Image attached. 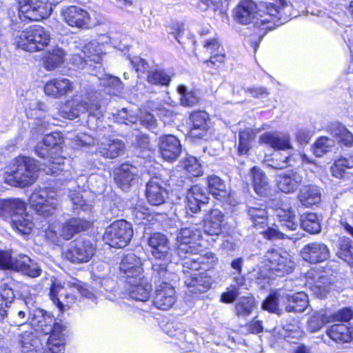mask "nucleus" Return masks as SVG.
Masks as SVG:
<instances>
[{
  "mask_svg": "<svg viewBox=\"0 0 353 353\" xmlns=\"http://www.w3.org/2000/svg\"><path fill=\"white\" fill-rule=\"evenodd\" d=\"M294 15L292 5L285 0L274 3L260 2L256 5L252 0H242L235 9V18L242 24L253 23L265 30H272L283 24Z\"/></svg>",
  "mask_w": 353,
  "mask_h": 353,
  "instance_id": "1",
  "label": "nucleus"
},
{
  "mask_svg": "<svg viewBox=\"0 0 353 353\" xmlns=\"http://www.w3.org/2000/svg\"><path fill=\"white\" fill-rule=\"evenodd\" d=\"M28 321L35 330L45 336L50 334L46 339L47 353L64 352L63 326L55 321L52 315L42 309L34 308L29 311Z\"/></svg>",
  "mask_w": 353,
  "mask_h": 353,
  "instance_id": "2",
  "label": "nucleus"
},
{
  "mask_svg": "<svg viewBox=\"0 0 353 353\" xmlns=\"http://www.w3.org/2000/svg\"><path fill=\"white\" fill-rule=\"evenodd\" d=\"M152 259V276L160 279L161 276L167 279L175 277V273L171 270L174 259L170 252L168 238L163 234L154 233L148 239Z\"/></svg>",
  "mask_w": 353,
  "mask_h": 353,
  "instance_id": "3",
  "label": "nucleus"
},
{
  "mask_svg": "<svg viewBox=\"0 0 353 353\" xmlns=\"http://www.w3.org/2000/svg\"><path fill=\"white\" fill-rule=\"evenodd\" d=\"M39 169V163L35 159L28 157H19L5 173V182L12 186H29L36 181Z\"/></svg>",
  "mask_w": 353,
  "mask_h": 353,
  "instance_id": "4",
  "label": "nucleus"
},
{
  "mask_svg": "<svg viewBox=\"0 0 353 353\" xmlns=\"http://www.w3.org/2000/svg\"><path fill=\"white\" fill-rule=\"evenodd\" d=\"M80 113H88L99 119L103 116L101 106L97 92L88 94L82 99H74L61 104L58 109V115L63 119L72 120L77 118Z\"/></svg>",
  "mask_w": 353,
  "mask_h": 353,
  "instance_id": "5",
  "label": "nucleus"
},
{
  "mask_svg": "<svg viewBox=\"0 0 353 353\" xmlns=\"http://www.w3.org/2000/svg\"><path fill=\"white\" fill-rule=\"evenodd\" d=\"M13 34L17 47L29 52L44 50L51 39L49 31L39 25L30 26L23 31L15 30Z\"/></svg>",
  "mask_w": 353,
  "mask_h": 353,
  "instance_id": "6",
  "label": "nucleus"
},
{
  "mask_svg": "<svg viewBox=\"0 0 353 353\" xmlns=\"http://www.w3.org/2000/svg\"><path fill=\"white\" fill-rule=\"evenodd\" d=\"M52 150L43 142L38 143L35 147L34 151L38 157L43 159L49 158L48 163L44 164L41 169L46 174L57 177L59 181L64 182L71 179L72 174L70 164H65L61 158H56L58 154Z\"/></svg>",
  "mask_w": 353,
  "mask_h": 353,
  "instance_id": "7",
  "label": "nucleus"
},
{
  "mask_svg": "<svg viewBox=\"0 0 353 353\" xmlns=\"http://www.w3.org/2000/svg\"><path fill=\"white\" fill-rule=\"evenodd\" d=\"M57 193L54 188L35 190L30 197V205L36 212L45 218L51 216L59 210Z\"/></svg>",
  "mask_w": 353,
  "mask_h": 353,
  "instance_id": "8",
  "label": "nucleus"
},
{
  "mask_svg": "<svg viewBox=\"0 0 353 353\" xmlns=\"http://www.w3.org/2000/svg\"><path fill=\"white\" fill-rule=\"evenodd\" d=\"M152 280L157 285L154 305L159 310H166L170 309L176 301L175 290L173 283L178 281L179 277L175 274V277L167 279V276H161L157 279L151 276Z\"/></svg>",
  "mask_w": 353,
  "mask_h": 353,
  "instance_id": "9",
  "label": "nucleus"
},
{
  "mask_svg": "<svg viewBox=\"0 0 353 353\" xmlns=\"http://www.w3.org/2000/svg\"><path fill=\"white\" fill-rule=\"evenodd\" d=\"M132 236L131 224L125 220H117L106 228L103 239L111 247L122 248L128 244Z\"/></svg>",
  "mask_w": 353,
  "mask_h": 353,
  "instance_id": "10",
  "label": "nucleus"
},
{
  "mask_svg": "<svg viewBox=\"0 0 353 353\" xmlns=\"http://www.w3.org/2000/svg\"><path fill=\"white\" fill-rule=\"evenodd\" d=\"M95 248L92 242L80 237L70 242L64 252L65 258L72 263L88 262L94 254Z\"/></svg>",
  "mask_w": 353,
  "mask_h": 353,
  "instance_id": "11",
  "label": "nucleus"
},
{
  "mask_svg": "<svg viewBox=\"0 0 353 353\" xmlns=\"http://www.w3.org/2000/svg\"><path fill=\"white\" fill-rule=\"evenodd\" d=\"M265 260L269 263L267 265L272 274L277 276H283L292 272L295 265L288 252L275 249L267 251Z\"/></svg>",
  "mask_w": 353,
  "mask_h": 353,
  "instance_id": "12",
  "label": "nucleus"
},
{
  "mask_svg": "<svg viewBox=\"0 0 353 353\" xmlns=\"http://www.w3.org/2000/svg\"><path fill=\"white\" fill-rule=\"evenodd\" d=\"M310 280H312L310 290L319 298L325 296L334 282V278L329 270H321L317 266L310 268Z\"/></svg>",
  "mask_w": 353,
  "mask_h": 353,
  "instance_id": "13",
  "label": "nucleus"
},
{
  "mask_svg": "<svg viewBox=\"0 0 353 353\" xmlns=\"http://www.w3.org/2000/svg\"><path fill=\"white\" fill-rule=\"evenodd\" d=\"M185 276V284L187 286V294L197 296L199 294L207 292L212 286L213 280L210 276L206 273H201L199 274L190 273Z\"/></svg>",
  "mask_w": 353,
  "mask_h": 353,
  "instance_id": "14",
  "label": "nucleus"
},
{
  "mask_svg": "<svg viewBox=\"0 0 353 353\" xmlns=\"http://www.w3.org/2000/svg\"><path fill=\"white\" fill-rule=\"evenodd\" d=\"M119 270L121 276L125 279V282L143 275L141 259L134 253L127 254L123 257Z\"/></svg>",
  "mask_w": 353,
  "mask_h": 353,
  "instance_id": "15",
  "label": "nucleus"
},
{
  "mask_svg": "<svg viewBox=\"0 0 353 353\" xmlns=\"http://www.w3.org/2000/svg\"><path fill=\"white\" fill-rule=\"evenodd\" d=\"M19 12L31 21H40L50 14L47 6L37 0H20Z\"/></svg>",
  "mask_w": 353,
  "mask_h": 353,
  "instance_id": "16",
  "label": "nucleus"
},
{
  "mask_svg": "<svg viewBox=\"0 0 353 353\" xmlns=\"http://www.w3.org/2000/svg\"><path fill=\"white\" fill-rule=\"evenodd\" d=\"M165 332L172 338H176L179 341L178 345L185 352H190L194 349L197 342L196 334L188 330L183 332L181 328L176 327L173 323H168L165 328Z\"/></svg>",
  "mask_w": 353,
  "mask_h": 353,
  "instance_id": "17",
  "label": "nucleus"
},
{
  "mask_svg": "<svg viewBox=\"0 0 353 353\" xmlns=\"http://www.w3.org/2000/svg\"><path fill=\"white\" fill-rule=\"evenodd\" d=\"M165 186V182L158 177H154L147 183L145 196L151 205H160L165 203L168 195Z\"/></svg>",
  "mask_w": 353,
  "mask_h": 353,
  "instance_id": "18",
  "label": "nucleus"
},
{
  "mask_svg": "<svg viewBox=\"0 0 353 353\" xmlns=\"http://www.w3.org/2000/svg\"><path fill=\"white\" fill-rule=\"evenodd\" d=\"M218 261V258L213 252H207L203 255L194 254L188 257L183 263V267L185 268L183 272H188V270H199L203 269L205 270L212 268Z\"/></svg>",
  "mask_w": 353,
  "mask_h": 353,
  "instance_id": "19",
  "label": "nucleus"
},
{
  "mask_svg": "<svg viewBox=\"0 0 353 353\" xmlns=\"http://www.w3.org/2000/svg\"><path fill=\"white\" fill-rule=\"evenodd\" d=\"M128 292L131 299L145 302L147 301L152 292V285L144 275L126 282Z\"/></svg>",
  "mask_w": 353,
  "mask_h": 353,
  "instance_id": "20",
  "label": "nucleus"
},
{
  "mask_svg": "<svg viewBox=\"0 0 353 353\" xmlns=\"http://www.w3.org/2000/svg\"><path fill=\"white\" fill-rule=\"evenodd\" d=\"M18 343L23 353H47L41 339L31 330L19 334Z\"/></svg>",
  "mask_w": 353,
  "mask_h": 353,
  "instance_id": "21",
  "label": "nucleus"
},
{
  "mask_svg": "<svg viewBox=\"0 0 353 353\" xmlns=\"http://www.w3.org/2000/svg\"><path fill=\"white\" fill-rule=\"evenodd\" d=\"M353 318V311L347 307L339 310L328 318L321 314L310 319V332L321 329L327 322H349Z\"/></svg>",
  "mask_w": 353,
  "mask_h": 353,
  "instance_id": "22",
  "label": "nucleus"
},
{
  "mask_svg": "<svg viewBox=\"0 0 353 353\" xmlns=\"http://www.w3.org/2000/svg\"><path fill=\"white\" fill-rule=\"evenodd\" d=\"M62 16L66 23L79 28H88L90 17L89 13L77 6H70L62 12Z\"/></svg>",
  "mask_w": 353,
  "mask_h": 353,
  "instance_id": "23",
  "label": "nucleus"
},
{
  "mask_svg": "<svg viewBox=\"0 0 353 353\" xmlns=\"http://www.w3.org/2000/svg\"><path fill=\"white\" fill-rule=\"evenodd\" d=\"M159 146L162 157L168 161L176 160L181 152L180 141L173 135L161 137Z\"/></svg>",
  "mask_w": 353,
  "mask_h": 353,
  "instance_id": "24",
  "label": "nucleus"
},
{
  "mask_svg": "<svg viewBox=\"0 0 353 353\" xmlns=\"http://www.w3.org/2000/svg\"><path fill=\"white\" fill-rule=\"evenodd\" d=\"M124 143L117 139L103 138L97 143L96 153L107 159H114L123 154Z\"/></svg>",
  "mask_w": 353,
  "mask_h": 353,
  "instance_id": "25",
  "label": "nucleus"
},
{
  "mask_svg": "<svg viewBox=\"0 0 353 353\" xmlns=\"http://www.w3.org/2000/svg\"><path fill=\"white\" fill-rule=\"evenodd\" d=\"M137 174L135 166L123 163L116 170L114 180L121 190L127 191L132 185Z\"/></svg>",
  "mask_w": 353,
  "mask_h": 353,
  "instance_id": "26",
  "label": "nucleus"
},
{
  "mask_svg": "<svg viewBox=\"0 0 353 353\" xmlns=\"http://www.w3.org/2000/svg\"><path fill=\"white\" fill-rule=\"evenodd\" d=\"M12 270L30 278H37L42 272L39 264L26 255H20L19 258H14Z\"/></svg>",
  "mask_w": 353,
  "mask_h": 353,
  "instance_id": "27",
  "label": "nucleus"
},
{
  "mask_svg": "<svg viewBox=\"0 0 353 353\" xmlns=\"http://www.w3.org/2000/svg\"><path fill=\"white\" fill-rule=\"evenodd\" d=\"M281 296V301L285 304V310L288 312H302L309 304L307 295L304 292L286 293Z\"/></svg>",
  "mask_w": 353,
  "mask_h": 353,
  "instance_id": "28",
  "label": "nucleus"
},
{
  "mask_svg": "<svg viewBox=\"0 0 353 353\" xmlns=\"http://www.w3.org/2000/svg\"><path fill=\"white\" fill-rule=\"evenodd\" d=\"M91 223L84 219L71 218L64 222L59 230V235L64 240L70 239L75 234L88 230Z\"/></svg>",
  "mask_w": 353,
  "mask_h": 353,
  "instance_id": "29",
  "label": "nucleus"
},
{
  "mask_svg": "<svg viewBox=\"0 0 353 353\" xmlns=\"http://www.w3.org/2000/svg\"><path fill=\"white\" fill-rule=\"evenodd\" d=\"M190 119L192 127L190 134L193 138L205 139L209 129L208 114L205 112H196L191 114Z\"/></svg>",
  "mask_w": 353,
  "mask_h": 353,
  "instance_id": "30",
  "label": "nucleus"
},
{
  "mask_svg": "<svg viewBox=\"0 0 353 353\" xmlns=\"http://www.w3.org/2000/svg\"><path fill=\"white\" fill-rule=\"evenodd\" d=\"M225 221V215L218 209L212 210L204 221V232L211 236H218L222 232V228Z\"/></svg>",
  "mask_w": 353,
  "mask_h": 353,
  "instance_id": "31",
  "label": "nucleus"
},
{
  "mask_svg": "<svg viewBox=\"0 0 353 353\" xmlns=\"http://www.w3.org/2000/svg\"><path fill=\"white\" fill-rule=\"evenodd\" d=\"M74 89L73 83L68 79L59 78L49 81L44 86L45 93L50 97L58 98Z\"/></svg>",
  "mask_w": 353,
  "mask_h": 353,
  "instance_id": "32",
  "label": "nucleus"
},
{
  "mask_svg": "<svg viewBox=\"0 0 353 353\" xmlns=\"http://www.w3.org/2000/svg\"><path fill=\"white\" fill-rule=\"evenodd\" d=\"M51 300L61 310L65 307H70L75 303L77 296L72 292H66L61 285L53 283L49 294Z\"/></svg>",
  "mask_w": 353,
  "mask_h": 353,
  "instance_id": "33",
  "label": "nucleus"
},
{
  "mask_svg": "<svg viewBox=\"0 0 353 353\" xmlns=\"http://www.w3.org/2000/svg\"><path fill=\"white\" fill-rule=\"evenodd\" d=\"M198 240L199 239L192 237L176 239L175 251L178 256L184 261L190 256L198 254L200 250Z\"/></svg>",
  "mask_w": 353,
  "mask_h": 353,
  "instance_id": "34",
  "label": "nucleus"
},
{
  "mask_svg": "<svg viewBox=\"0 0 353 353\" xmlns=\"http://www.w3.org/2000/svg\"><path fill=\"white\" fill-rule=\"evenodd\" d=\"M259 141L275 150H285L291 148L289 136L279 132L264 133L260 137Z\"/></svg>",
  "mask_w": 353,
  "mask_h": 353,
  "instance_id": "35",
  "label": "nucleus"
},
{
  "mask_svg": "<svg viewBox=\"0 0 353 353\" xmlns=\"http://www.w3.org/2000/svg\"><path fill=\"white\" fill-rule=\"evenodd\" d=\"M330 338L336 343L350 342L353 339V329L345 323H334L327 330Z\"/></svg>",
  "mask_w": 353,
  "mask_h": 353,
  "instance_id": "36",
  "label": "nucleus"
},
{
  "mask_svg": "<svg viewBox=\"0 0 353 353\" xmlns=\"http://www.w3.org/2000/svg\"><path fill=\"white\" fill-rule=\"evenodd\" d=\"M26 210V203L19 199L0 200V216L3 219H12L14 214Z\"/></svg>",
  "mask_w": 353,
  "mask_h": 353,
  "instance_id": "37",
  "label": "nucleus"
},
{
  "mask_svg": "<svg viewBox=\"0 0 353 353\" xmlns=\"http://www.w3.org/2000/svg\"><path fill=\"white\" fill-rule=\"evenodd\" d=\"M329 131L339 144L347 148L353 147V134L343 124L332 123L329 126Z\"/></svg>",
  "mask_w": 353,
  "mask_h": 353,
  "instance_id": "38",
  "label": "nucleus"
},
{
  "mask_svg": "<svg viewBox=\"0 0 353 353\" xmlns=\"http://www.w3.org/2000/svg\"><path fill=\"white\" fill-rule=\"evenodd\" d=\"M302 181V176L295 172H288L278 175L276 185L278 188L284 193L294 192L297 185Z\"/></svg>",
  "mask_w": 353,
  "mask_h": 353,
  "instance_id": "39",
  "label": "nucleus"
},
{
  "mask_svg": "<svg viewBox=\"0 0 353 353\" xmlns=\"http://www.w3.org/2000/svg\"><path fill=\"white\" fill-rule=\"evenodd\" d=\"M248 214L255 228L263 229L268 225V212L263 204L255 203L248 206Z\"/></svg>",
  "mask_w": 353,
  "mask_h": 353,
  "instance_id": "40",
  "label": "nucleus"
},
{
  "mask_svg": "<svg viewBox=\"0 0 353 353\" xmlns=\"http://www.w3.org/2000/svg\"><path fill=\"white\" fill-rule=\"evenodd\" d=\"M11 225L13 228L22 234H28L31 232L34 223L32 216L24 212H19L12 215Z\"/></svg>",
  "mask_w": 353,
  "mask_h": 353,
  "instance_id": "41",
  "label": "nucleus"
},
{
  "mask_svg": "<svg viewBox=\"0 0 353 353\" xmlns=\"http://www.w3.org/2000/svg\"><path fill=\"white\" fill-rule=\"evenodd\" d=\"M208 193L215 199L222 200L228 196V190L225 182L219 176L212 175L208 178Z\"/></svg>",
  "mask_w": 353,
  "mask_h": 353,
  "instance_id": "42",
  "label": "nucleus"
},
{
  "mask_svg": "<svg viewBox=\"0 0 353 353\" xmlns=\"http://www.w3.org/2000/svg\"><path fill=\"white\" fill-rule=\"evenodd\" d=\"M250 173L256 193L261 196L265 195L269 188L268 178L265 173L256 167H253Z\"/></svg>",
  "mask_w": 353,
  "mask_h": 353,
  "instance_id": "43",
  "label": "nucleus"
},
{
  "mask_svg": "<svg viewBox=\"0 0 353 353\" xmlns=\"http://www.w3.org/2000/svg\"><path fill=\"white\" fill-rule=\"evenodd\" d=\"M103 45L96 41H92L85 43L82 49V52L84 54L83 57L84 62L85 63H88V61L99 63L101 54L103 51Z\"/></svg>",
  "mask_w": 353,
  "mask_h": 353,
  "instance_id": "44",
  "label": "nucleus"
},
{
  "mask_svg": "<svg viewBox=\"0 0 353 353\" xmlns=\"http://www.w3.org/2000/svg\"><path fill=\"white\" fill-rule=\"evenodd\" d=\"M65 54V51L58 46L52 48L46 57L44 61L46 69L52 71L61 65L64 62Z\"/></svg>",
  "mask_w": 353,
  "mask_h": 353,
  "instance_id": "45",
  "label": "nucleus"
},
{
  "mask_svg": "<svg viewBox=\"0 0 353 353\" xmlns=\"http://www.w3.org/2000/svg\"><path fill=\"white\" fill-rule=\"evenodd\" d=\"M336 255L350 265L353 264V245L347 238L339 239L337 243Z\"/></svg>",
  "mask_w": 353,
  "mask_h": 353,
  "instance_id": "46",
  "label": "nucleus"
},
{
  "mask_svg": "<svg viewBox=\"0 0 353 353\" xmlns=\"http://www.w3.org/2000/svg\"><path fill=\"white\" fill-rule=\"evenodd\" d=\"M254 307V297L242 296L236 303L234 312L239 317H246L252 314Z\"/></svg>",
  "mask_w": 353,
  "mask_h": 353,
  "instance_id": "47",
  "label": "nucleus"
},
{
  "mask_svg": "<svg viewBox=\"0 0 353 353\" xmlns=\"http://www.w3.org/2000/svg\"><path fill=\"white\" fill-rule=\"evenodd\" d=\"M276 215L278 216L283 228H286L289 230L296 229L297 224L295 221V214L290 208H279L276 210Z\"/></svg>",
  "mask_w": 353,
  "mask_h": 353,
  "instance_id": "48",
  "label": "nucleus"
},
{
  "mask_svg": "<svg viewBox=\"0 0 353 353\" xmlns=\"http://www.w3.org/2000/svg\"><path fill=\"white\" fill-rule=\"evenodd\" d=\"M177 92L180 94V103L183 106L192 107L199 101L197 93L193 90H189L185 85H179Z\"/></svg>",
  "mask_w": 353,
  "mask_h": 353,
  "instance_id": "49",
  "label": "nucleus"
},
{
  "mask_svg": "<svg viewBox=\"0 0 353 353\" xmlns=\"http://www.w3.org/2000/svg\"><path fill=\"white\" fill-rule=\"evenodd\" d=\"M202 204L198 202L197 201L194 199H190L189 196L186 195V201H185V216L186 217H190L192 220L190 221L192 225H198L203 221V218L201 216H193L192 214H198L200 212Z\"/></svg>",
  "mask_w": 353,
  "mask_h": 353,
  "instance_id": "50",
  "label": "nucleus"
},
{
  "mask_svg": "<svg viewBox=\"0 0 353 353\" xmlns=\"http://www.w3.org/2000/svg\"><path fill=\"white\" fill-rule=\"evenodd\" d=\"M329 250L323 243H314L310 245V264L320 263L329 257Z\"/></svg>",
  "mask_w": 353,
  "mask_h": 353,
  "instance_id": "51",
  "label": "nucleus"
},
{
  "mask_svg": "<svg viewBox=\"0 0 353 353\" xmlns=\"http://www.w3.org/2000/svg\"><path fill=\"white\" fill-rule=\"evenodd\" d=\"M353 168V156L341 157L336 161L331 167V172L334 176L341 178L345 174L346 169Z\"/></svg>",
  "mask_w": 353,
  "mask_h": 353,
  "instance_id": "52",
  "label": "nucleus"
},
{
  "mask_svg": "<svg viewBox=\"0 0 353 353\" xmlns=\"http://www.w3.org/2000/svg\"><path fill=\"white\" fill-rule=\"evenodd\" d=\"M147 81L152 85H168L170 76L163 70L154 69L148 72Z\"/></svg>",
  "mask_w": 353,
  "mask_h": 353,
  "instance_id": "53",
  "label": "nucleus"
},
{
  "mask_svg": "<svg viewBox=\"0 0 353 353\" xmlns=\"http://www.w3.org/2000/svg\"><path fill=\"white\" fill-rule=\"evenodd\" d=\"M335 141L327 137H321L314 144L313 153L317 157H322L334 146Z\"/></svg>",
  "mask_w": 353,
  "mask_h": 353,
  "instance_id": "54",
  "label": "nucleus"
},
{
  "mask_svg": "<svg viewBox=\"0 0 353 353\" xmlns=\"http://www.w3.org/2000/svg\"><path fill=\"white\" fill-rule=\"evenodd\" d=\"M284 292L278 291L271 293L263 302L262 308L272 313L280 314L281 310L279 307V301L281 300V296Z\"/></svg>",
  "mask_w": 353,
  "mask_h": 353,
  "instance_id": "55",
  "label": "nucleus"
},
{
  "mask_svg": "<svg viewBox=\"0 0 353 353\" xmlns=\"http://www.w3.org/2000/svg\"><path fill=\"white\" fill-rule=\"evenodd\" d=\"M253 137L254 134L251 129H246L239 132L238 140V152L239 154H246L249 151Z\"/></svg>",
  "mask_w": 353,
  "mask_h": 353,
  "instance_id": "56",
  "label": "nucleus"
},
{
  "mask_svg": "<svg viewBox=\"0 0 353 353\" xmlns=\"http://www.w3.org/2000/svg\"><path fill=\"white\" fill-rule=\"evenodd\" d=\"M208 194L205 188L195 185L188 190L187 195L189 196L190 199L196 200L202 205H205L208 203Z\"/></svg>",
  "mask_w": 353,
  "mask_h": 353,
  "instance_id": "57",
  "label": "nucleus"
},
{
  "mask_svg": "<svg viewBox=\"0 0 353 353\" xmlns=\"http://www.w3.org/2000/svg\"><path fill=\"white\" fill-rule=\"evenodd\" d=\"M41 142H43L46 146L50 148L52 152H56L59 154L61 149L63 139L59 133L52 132L46 134Z\"/></svg>",
  "mask_w": 353,
  "mask_h": 353,
  "instance_id": "58",
  "label": "nucleus"
},
{
  "mask_svg": "<svg viewBox=\"0 0 353 353\" xmlns=\"http://www.w3.org/2000/svg\"><path fill=\"white\" fill-rule=\"evenodd\" d=\"M66 285L70 290H76L78 294L89 299H94L95 298L92 292L90 291L84 285L83 283L77 280V279H72L71 281L67 282Z\"/></svg>",
  "mask_w": 353,
  "mask_h": 353,
  "instance_id": "59",
  "label": "nucleus"
},
{
  "mask_svg": "<svg viewBox=\"0 0 353 353\" xmlns=\"http://www.w3.org/2000/svg\"><path fill=\"white\" fill-rule=\"evenodd\" d=\"M184 168L190 174L198 176L202 174V169L199 160L194 157H188L184 161Z\"/></svg>",
  "mask_w": 353,
  "mask_h": 353,
  "instance_id": "60",
  "label": "nucleus"
},
{
  "mask_svg": "<svg viewBox=\"0 0 353 353\" xmlns=\"http://www.w3.org/2000/svg\"><path fill=\"white\" fill-rule=\"evenodd\" d=\"M196 225H193L190 227L181 228L177 233L176 239L188 238L200 239L201 232L199 228H195Z\"/></svg>",
  "mask_w": 353,
  "mask_h": 353,
  "instance_id": "61",
  "label": "nucleus"
},
{
  "mask_svg": "<svg viewBox=\"0 0 353 353\" xmlns=\"http://www.w3.org/2000/svg\"><path fill=\"white\" fill-rule=\"evenodd\" d=\"M69 197L74 205V210L78 209L86 210L88 209L86 202L83 199V197L80 192L76 191H70Z\"/></svg>",
  "mask_w": 353,
  "mask_h": 353,
  "instance_id": "62",
  "label": "nucleus"
},
{
  "mask_svg": "<svg viewBox=\"0 0 353 353\" xmlns=\"http://www.w3.org/2000/svg\"><path fill=\"white\" fill-rule=\"evenodd\" d=\"M140 123L147 129L154 132L157 128V120L150 113H145L139 119Z\"/></svg>",
  "mask_w": 353,
  "mask_h": 353,
  "instance_id": "63",
  "label": "nucleus"
},
{
  "mask_svg": "<svg viewBox=\"0 0 353 353\" xmlns=\"http://www.w3.org/2000/svg\"><path fill=\"white\" fill-rule=\"evenodd\" d=\"M130 63L135 71L138 73L146 72L149 68L148 63L139 57H133L130 59Z\"/></svg>",
  "mask_w": 353,
  "mask_h": 353,
  "instance_id": "64",
  "label": "nucleus"
}]
</instances>
